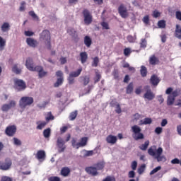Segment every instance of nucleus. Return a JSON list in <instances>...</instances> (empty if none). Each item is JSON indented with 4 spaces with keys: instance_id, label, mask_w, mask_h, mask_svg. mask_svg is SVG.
Listing matches in <instances>:
<instances>
[{
    "instance_id": "nucleus-52",
    "label": "nucleus",
    "mask_w": 181,
    "mask_h": 181,
    "mask_svg": "<svg viewBox=\"0 0 181 181\" xmlns=\"http://www.w3.org/2000/svg\"><path fill=\"white\" fill-rule=\"evenodd\" d=\"M146 45H147L146 40L144 38H142L140 42V47L145 49L146 47Z\"/></svg>"
},
{
    "instance_id": "nucleus-25",
    "label": "nucleus",
    "mask_w": 181,
    "mask_h": 181,
    "mask_svg": "<svg viewBox=\"0 0 181 181\" xmlns=\"http://www.w3.org/2000/svg\"><path fill=\"white\" fill-rule=\"evenodd\" d=\"M175 36L177 39H180L181 40V26L179 25H176V28L175 31Z\"/></svg>"
},
{
    "instance_id": "nucleus-12",
    "label": "nucleus",
    "mask_w": 181,
    "mask_h": 181,
    "mask_svg": "<svg viewBox=\"0 0 181 181\" xmlns=\"http://www.w3.org/2000/svg\"><path fill=\"white\" fill-rule=\"evenodd\" d=\"M118 12L122 18H128V10L124 4H121L118 8Z\"/></svg>"
},
{
    "instance_id": "nucleus-59",
    "label": "nucleus",
    "mask_w": 181,
    "mask_h": 181,
    "mask_svg": "<svg viewBox=\"0 0 181 181\" xmlns=\"http://www.w3.org/2000/svg\"><path fill=\"white\" fill-rule=\"evenodd\" d=\"M153 18H159V16H160V13L159 11H158L157 10L153 11Z\"/></svg>"
},
{
    "instance_id": "nucleus-48",
    "label": "nucleus",
    "mask_w": 181,
    "mask_h": 181,
    "mask_svg": "<svg viewBox=\"0 0 181 181\" xmlns=\"http://www.w3.org/2000/svg\"><path fill=\"white\" fill-rule=\"evenodd\" d=\"M171 95L174 97V98H176V97H178V95H180V89H175L173 90L171 93Z\"/></svg>"
},
{
    "instance_id": "nucleus-41",
    "label": "nucleus",
    "mask_w": 181,
    "mask_h": 181,
    "mask_svg": "<svg viewBox=\"0 0 181 181\" xmlns=\"http://www.w3.org/2000/svg\"><path fill=\"white\" fill-rule=\"evenodd\" d=\"M105 165V163L104 162H100L95 165V168H96V170H101L104 169Z\"/></svg>"
},
{
    "instance_id": "nucleus-23",
    "label": "nucleus",
    "mask_w": 181,
    "mask_h": 181,
    "mask_svg": "<svg viewBox=\"0 0 181 181\" xmlns=\"http://www.w3.org/2000/svg\"><path fill=\"white\" fill-rule=\"evenodd\" d=\"M150 81L153 86H158L160 81L159 80V78H158L156 75H153L151 77Z\"/></svg>"
},
{
    "instance_id": "nucleus-22",
    "label": "nucleus",
    "mask_w": 181,
    "mask_h": 181,
    "mask_svg": "<svg viewBox=\"0 0 181 181\" xmlns=\"http://www.w3.org/2000/svg\"><path fill=\"white\" fill-rule=\"evenodd\" d=\"M87 137H82L81 139V142L77 143V149H78V148L86 146V145H87Z\"/></svg>"
},
{
    "instance_id": "nucleus-16",
    "label": "nucleus",
    "mask_w": 181,
    "mask_h": 181,
    "mask_svg": "<svg viewBox=\"0 0 181 181\" xmlns=\"http://www.w3.org/2000/svg\"><path fill=\"white\" fill-rule=\"evenodd\" d=\"M15 132H16V126H9L6 129V134L8 136H13L15 135Z\"/></svg>"
},
{
    "instance_id": "nucleus-62",
    "label": "nucleus",
    "mask_w": 181,
    "mask_h": 181,
    "mask_svg": "<svg viewBox=\"0 0 181 181\" xmlns=\"http://www.w3.org/2000/svg\"><path fill=\"white\" fill-rule=\"evenodd\" d=\"M112 74H113V76H114L115 80H117V79L118 78V77H119L118 70L115 69V70L113 71V72H112Z\"/></svg>"
},
{
    "instance_id": "nucleus-17",
    "label": "nucleus",
    "mask_w": 181,
    "mask_h": 181,
    "mask_svg": "<svg viewBox=\"0 0 181 181\" xmlns=\"http://www.w3.org/2000/svg\"><path fill=\"white\" fill-rule=\"evenodd\" d=\"M117 136H113L110 134L106 137V141L107 142V144H111V145L117 144Z\"/></svg>"
},
{
    "instance_id": "nucleus-7",
    "label": "nucleus",
    "mask_w": 181,
    "mask_h": 181,
    "mask_svg": "<svg viewBox=\"0 0 181 181\" xmlns=\"http://www.w3.org/2000/svg\"><path fill=\"white\" fill-rule=\"evenodd\" d=\"M12 168V160L6 158L4 162L0 161V170H9Z\"/></svg>"
},
{
    "instance_id": "nucleus-54",
    "label": "nucleus",
    "mask_w": 181,
    "mask_h": 181,
    "mask_svg": "<svg viewBox=\"0 0 181 181\" xmlns=\"http://www.w3.org/2000/svg\"><path fill=\"white\" fill-rule=\"evenodd\" d=\"M160 169H162V167L160 166H158L156 168L153 169L151 172H150V175H155V173H157V172H159V170H160Z\"/></svg>"
},
{
    "instance_id": "nucleus-3",
    "label": "nucleus",
    "mask_w": 181,
    "mask_h": 181,
    "mask_svg": "<svg viewBox=\"0 0 181 181\" xmlns=\"http://www.w3.org/2000/svg\"><path fill=\"white\" fill-rule=\"evenodd\" d=\"M142 129L138 125H134L132 127V132H133L132 137L135 141H139V139H144V134L141 133Z\"/></svg>"
},
{
    "instance_id": "nucleus-37",
    "label": "nucleus",
    "mask_w": 181,
    "mask_h": 181,
    "mask_svg": "<svg viewBox=\"0 0 181 181\" xmlns=\"http://www.w3.org/2000/svg\"><path fill=\"white\" fill-rule=\"evenodd\" d=\"M54 119V116L52 114V112H48L47 113V116L45 117V120L47 122H49V121H53Z\"/></svg>"
},
{
    "instance_id": "nucleus-50",
    "label": "nucleus",
    "mask_w": 181,
    "mask_h": 181,
    "mask_svg": "<svg viewBox=\"0 0 181 181\" xmlns=\"http://www.w3.org/2000/svg\"><path fill=\"white\" fill-rule=\"evenodd\" d=\"M145 168H146V165L145 164H143L141 165L140 168H138L137 172L139 175H142L144 172L145 171Z\"/></svg>"
},
{
    "instance_id": "nucleus-31",
    "label": "nucleus",
    "mask_w": 181,
    "mask_h": 181,
    "mask_svg": "<svg viewBox=\"0 0 181 181\" xmlns=\"http://www.w3.org/2000/svg\"><path fill=\"white\" fill-rule=\"evenodd\" d=\"M140 73L141 74V77H146V74H148V69L146 66L142 65L141 66Z\"/></svg>"
},
{
    "instance_id": "nucleus-42",
    "label": "nucleus",
    "mask_w": 181,
    "mask_h": 181,
    "mask_svg": "<svg viewBox=\"0 0 181 181\" xmlns=\"http://www.w3.org/2000/svg\"><path fill=\"white\" fill-rule=\"evenodd\" d=\"M47 104H49V102L47 101H44L42 103H39L37 105V107L38 108H40V110H45V108H46V105H47Z\"/></svg>"
},
{
    "instance_id": "nucleus-30",
    "label": "nucleus",
    "mask_w": 181,
    "mask_h": 181,
    "mask_svg": "<svg viewBox=\"0 0 181 181\" xmlns=\"http://www.w3.org/2000/svg\"><path fill=\"white\" fill-rule=\"evenodd\" d=\"M94 88V86L90 85L87 87V88L85 90V93L80 94V97H83V95H87V94H90L91 92V90Z\"/></svg>"
},
{
    "instance_id": "nucleus-32",
    "label": "nucleus",
    "mask_w": 181,
    "mask_h": 181,
    "mask_svg": "<svg viewBox=\"0 0 181 181\" xmlns=\"http://www.w3.org/2000/svg\"><path fill=\"white\" fill-rule=\"evenodd\" d=\"M175 100V97H173L172 95H169L167 99V105H173Z\"/></svg>"
},
{
    "instance_id": "nucleus-34",
    "label": "nucleus",
    "mask_w": 181,
    "mask_h": 181,
    "mask_svg": "<svg viewBox=\"0 0 181 181\" xmlns=\"http://www.w3.org/2000/svg\"><path fill=\"white\" fill-rule=\"evenodd\" d=\"M91 38L88 36H86L84 37V44L86 45V47H90L91 46Z\"/></svg>"
},
{
    "instance_id": "nucleus-10",
    "label": "nucleus",
    "mask_w": 181,
    "mask_h": 181,
    "mask_svg": "<svg viewBox=\"0 0 181 181\" xmlns=\"http://www.w3.org/2000/svg\"><path fill=\"white\" fill-rule=\"evenodd\" d=\"M15 107H16V102L15 100H11L9 103L2 105L1 110L4 112H7V111H9L11 108H15Z\"/></svg>"
},
{
    "instance_id": "nucleus-47",
    "label": "nucleus",
    "mask_w": 181,
    "mask_h": 181,
    "mask_svg": "<svg viewBox=\"0 0 181 181\" xmlns=\"http://www.w3.org/2000/svg\"><path fill=\"white\" fill-rule=\"evenodd\" d=\"M158 28H160L161 29H165L166 26V22L163 20H160L158 22Z\"/></svg>"
},
{
    "instance_id": "nucleus-58",
    "label": "nucleus",
    "mask_w": 181,
    "mask_h": 181,
    "mask_svg": "<svg viewBox=\"0 0 181 181\" xmlns=\"http://www.w3.org/2000/svg\"><path fill=\"white\" fill-rule=\"evenodd\" d=\"M143 22L146 25H148L149 23V16H146L143 18Z\"/></svg>"
},
{
    "instance_id": "nucleus-18",
    "label": "nucleus",
    "mask_w": 181,
    "mask_h": 181,
    "mask_svg": "<svg viewBox=\"0 0 181 181\" xmlns=\"http://www.w3.org/2000/svg\"><path fill=\"white\" fill-rule=\"evenodd\" d=\"M26 43L28 46H30V47H36V46H37V41L33 38H27Z\"/></svg>"
},
{
    "instance_id": "nucleus-33",
    "label": "nucleus",
    "mask_w": 181,
    "mask_h": 181,
    "mask_svg": "<svg viewBox=\"0 0 181 181\" xmlns=\"http://www.w3.org/2000/svg\"><path fill=\"white\" fill-rule=\"evenodd\" d=\"M67 33L70 36H72V37H77V31H76L74 28H69Z\"/></svg>"
},
{
    "instance_id": "nucleus-2",
    "label": "nucleus",
    "mask_w": 181,
    "mask_h": 181,
    "mask_svg": "<svg viewBox=\"0 0 181 181\" xmlns=\"http://www.w3.org/2000/svg\"><path fill=\"white\" fill-rule=\"evenodd\" d=\"M33 103V98L30 96H23L19 100V107L21 110H25L26 107H30Z\"/></svg>"
},
{
    "instance_id": "nucleus-56",
    "label": "nucleus",
    "mask_w": 181,
    "mask_h": 181,
    "mask_svg": "<svg viewBox=\"0 0 181 181\" xmlns=\"http://www.w3.org/2000/svg\"><path fill=\"white\" fill-rule=\"evenodd\" d=\"M25 5H26V2L21 1V6H20V8H19L20 12H24L25 11Z\"/></svg>"
},
{
    "instance_id": "nucleus-29",
    "label": "nucleus",
    "mask_w": 181,
    "mask_h": 181,
    "mask_svg": "<svg viewBox=\"0 0 181 181\" xmlns=\"http://www.w3.org/2000/svg\"><path fill=\"white\" fill-rule=\"evenodd\" d=\"M5 46H6V40L0 36V52H3L5 49Z\"/></svg>"
},
{
    "instance_id": "nucleus-5",
    "label": "nucleus",
    "mask_w": 181,
    "mask_h": 181,
    "mask_svg": "<svg viewBox=\"0 0 181 181\" xmlns=\"http://www.w3.org/2000/svg\"><path fill=\"white\" fill-rule=\"evenodd\" d=\"M83 71V68H79L77 71L70 72L67 80L69 84H74V78L78 77Z\"/></svg>"
},
{
    "instance_id": "nucleus-6",
    "label": "nucleus",
    "mask_w": 181,
    "mask_h": 181,
    "mask_svg": "<svg viewBox=\"0 0 181 181\" xmlns=\"http://www.w3.org/2000/svg\"><path fill=\"white\" fill-rule=\"evenodd\" d=\"M85 25H91L93 22V15L88 9H84L82 12Z\"/></svg>"
},
{
    "instance_id": "nucleus-4",
    "label": "nucleus",
    "mask_w": 181,
    "mask_h": 181,
    "mask_svg": "<svg viewBox=\"0 0 181 181\" xmlns=\"http://www.w3.org/2000/svg\"><path fill=\"white\" fill-rule=\"evenodd\" d=\"M40 40L41 42H44V43H45L46 46L48 49L51 48V45H50V32H49V30H43L40 33Z\"/></svg>"
},
{
    "instance_id": "nucleus-20",
    "label": "nucleus",
    "mask_w": 181,
    "mask_h": 181,
    "mask_svg": "<svg viewBox=\"0 0 181 181\" xmlns=\"http://www.w3.org/2000/svg\"><path fill=\"white\" fill-rule=\"evenodd\" d=\"M152 124V119L146 117L144 119L139 121V125H149Z\"/></svg>"
},
{
    "instance_id": "nucleus-13",
    "label": "nucleus",
    "mask_w": 181,
    "mask_h": 181,
    "mask_svg": "<svg viewBox=\"0 0 181 181\" xmlns=\"http://www.w3.org/2000/svg\"><path fill=\"white\" fill-rule=\"evenodd\" d=\"M146 92L144 95V98H146V100H148V101H152L153 98H155V94H153V92L151 90L149 86H146Z\"/></svg>"
},
{
    "instance_id": "nucleus-39",
    "label": "nucleus",
    "mask_w": 181,
    "mask_h": 181,
    "mask_svg": "<svg viewBox=\"0 0 181 181\" xmlns=\"http://www.w3.org/2000/svg\"><path fill=\"white\" fill-rule=\"evenodd\" d=\"M13 73H15L16 74H21V72L22 70L18 67V64H15L12 68Z\"/></svg>"
},
{
    "instance_id": "nucleus-21",
    "label": "nucleus",
    "mask_w": 181,
    "mask_h": 181,
    "mask_svg": "<svg viewBox=\"0 0 181 181\" xmlns=\"http://www.w3.org/2000/svg\"><path fill=\"white\" fill-rule=\"evenodd\" d=\"M70 175V168L69 167H64L61 170V175L64 177H67Z\"/></svg>"
},
{
    "instance_id": "nucleus-43",
    "label": "nucleus",
    "mask_w": 181,
    "mask_h": 181,
    "mask_svg": "<svg viewBox=\"0 0 181 181\" xmlns=\"http://www.w3.org/2000/svg\"><path fill=\"white\" fill-rule=\"evenodd\" d=\"M64 81V79L63 78H58L56 83L54 84V87H59V86H62V84H63Z\"/></svg>"
},
{
    "instance_id": "nucleus-63",
    "label": "nucleus",
    "mask_w": 181,
    "mask_h": 181,
    "mask_svg": "<svg viewBox=\"0 0 181 181\" xmlns=\"http://www.w3.org/2000/svg\"><path fill=\"white\" fill-rule=\"evenodd\" d=\"M103 181H115V178L114 177L107 176L105 179Z\"/></svg>"
},
{
    "instance_id": "nucleus-26",
    "label": "nucleus",
    "mask_w": 181,
    "mask_h": 181,
    "mask_svg": "<svg viewBox=\"0 0 181 181\" xmlns=\"http://www.w3.org/2000/svg\"><path fill=\"white\" fill-rule=\"evenodd\" d=\"M46 158V152L43 150H40L37 152V158L40 160V159H45Z\"/></svg>"
},
{
    "instance_id": "nucleus-60",
    "label": "nucleus",
    "mask_w": 181,
    "mask_h": 181,
    "mask_svg": "<svg viewBox=\"0 0 181 181\" xmlns=\"http://www.w3.org/2000/svg\"><path fill=\"white\" fill-rule=\"evenodd\" d=\"M49 181H60V177H50L48 179Z\"/></svg>"
},
{
    "instance_id": "nucleus-35",
    "label": "nucleus",
    "mask_w": 181,
    "mask_h": 181,
    "mask_svg": "<svg viewBox=\"0 0 181 181\" xmlns=\"http://www.w3.org/2000/svg\"><path fill=\"white\" fill-rule=\"evenodd\" d=\"M132 91H134V83H130L126 88V93L131 94Z\"/></svg>"
},
{
    "instance_id": "nucleus-51",
    "label": "nucleus",
    "mask_w": 181,
    "mask_h": 181,
    "mask_svg": "<svg viewBox=\"0 0 181 181\" xmlns=\"http://www.w3.org/2000/svg\"><path fill=\"white\" fill-rule=\"evenodd\" d=\"M99 62H100V59H98V57H95V58H93L92 66L93 67H97L98 66Z\"/></svg>"
},
{
    "instance_id": "nucleus-53",
    "label": "nucleus",
    "mask_w": 181,
    "mask_h": 181,
    "mask_svg": "<svg viewBox=\"0 0 181 181\" xmlns=\"http://www.w3.org/2000/svg\"><path fill=\"white\" fill-rule=\"evenodd\" d=\"M115 108V112H117V114H121V112H122V110H121V105H119V103H116Z\"/></svg>"
},
{
    "instance_id": "nucleus-40",
    "label": "nucleus",
    "mask_w": 181,
    "mask_h": 181,
    "mask_svg": "<svg viewBox=\"0 0 181 181\" xmlns=\"http://www.w3.org/2000/svg\"><path fill=\"white\" fill-rule=\"evenodd\" d=\"M158 62V59L156 58V57H155V55H152L150 57L149 59V63L150 64H152L153 66H155V64H156V62Z\"/></svg>"
},
{
    "instance_id": "nucleus-61",
    "label": "nucleus",
    "mask_w": 181,
    "mask_h": 181,
    "mask_svg": "<svg viewBox=\"0 0 181 181\" xmlns=\"http://www.w3.org/2000/svg\"><path fill=\"white\" fill-rule=\"evenodd\" d=\"M1 181H12V178L8 176H3Z\"/></svg>"
},
{
    "instance_id": "nucleus-55",
    "label": "nucleus",
    "mask_w": 181,
    "mask_h": 181,
    "mask_svg": "<svg viewBox=\"0 0 181 181\" xmlns=\"http://www.w3.org/2000/svg\"><path fill=\"white\" fill-rule=\"evenodd\" d=\"M29 15L30 16H32V18L33 19H36L37 21L39 20V17L37 16V15H36V13H35V11H29Z\"/></svg>"
},
{
    "instance_id": "nucleus-28",
    "label": "nucleus",
    "mask_w": 181,
    "mask_h": 181,
    "mask_svg": "<svg viewBox=\"0 0 181 181\" xmlns=\"http://www.w3.org/2000/svg\"><path fill=\"white\" fill-rule=\"evenodd\" d=\"M36 124L37 125L36 129L42 130V128H45V127H46V125H47V122H42V121H37L36 122Z\"/></svg>"
},
{
    "instance_id": "nucleus-8",
    "label": "nucleus",
    "mask_w": 181,
    "mask_h": 181,
    "mask_svg": "<svg viewBox=\"0 0 181 181\" xmlns=\"http://www.w3.org/2000/svg\"><path fill=\"white\" fill-rule=\"evenodd\" d=\"M66 142L62 137H58L57 140V146H58V152L59 153H62L66 150V146L64 145Z\"/></svg>"
},
{
    "instance_id": "nucleus-14",
    "label": "nucleus",
    "mask_w": 181,
    "mask_h": 181,
    "mask_svg": "<svg viewBox=\"0 0 181 181\" xmlns=\"http://www.w3.org/2000/svg\"><path fill=\"white\" fill-rule=\"evenodd\" d=\"M25 67L30 71H35V70L36 69V66H35V64H33V59H32V58H28L26 59Z\"/></svg>"
},
{
    "instance_id": "nucleus-24",
    "label": "nucleus",
    "mask_w": 181,
    "mask_h": 181,
    "mask_svg": "<svg viewBox=\"0 0 181 181\" xmlns=\"http://www.w3.org/2000/svg\"><path fill=\"white\" fill-rule=\"evenodd\" d=\"M80 57H81V62L82 64H84L86 62H87V59H88V54L86 52H81L80 53Z\"/></svg>"
},
{
    "instance_id": "nucleus-46",
    "label": "nucleus",
    "mask_w": 181,
    "mask_h": 181,
    "mask_svg": "<svg viewBox=\"0 0 181 181\" xmlns=\"http://www.w3.org/2000/svg\"><path fill=\"white\" fill-rule=\"evenodd\" d=\"M51 130L50 128H47L43 131V135L45 138H50Z\"/></svg>"
},
{
    "instance_id": "nucleus-19",
    "label": "nucleus",
    "mask_w": 181,
    "mask_h": 181,
    "mask_svg": "<svg viewBox=\"0 0 181 181\" xmlns=\"http://www.w3.org/2000/svg\"><path fill=\"white\" fill-rule=\"evenodd\" d=\"M80 82L83 83V86H87L90 83V76H83L79 77Z\"/></svg>"
},
{
    "instance_id": "nucleus-49",
    "label": "nucleus",
    "mask_w": 181,
    "mask_h": 181,
    "mask_svg": "<svg viewBox=\"0 0 181 181\" xmlns=\"http://www.w3.org/2000/svg\"><path fill=\"white\" fill-rule=\"evenodd\" d=\"M13 144L16 145V146H21V145H22V141L16 137H14L13 139Z\"/></svg>"
},
{
    "instance_id": "nucleus-57",
    "label": "nucleus",
    "mask_w": 181,
    "mask_h": 181,
    "mask_svg": "<svg viewBox=\"0 0 181 181\" xmlns=\"http://www.w3.org/2000/svg\"><path fill=\"white\" fill-rule=\"evenodd\" d=\"M101 26H102L103 29H106V30L110 29V25H108V23H107V22H102Z\"/></svg>"
},
{
    "instance_id": "nucleus-11",
    "label": "nucleus",
    "mask_w": 181,
    "mask_h": 181,
    "mask_svg": "<svg viewBox=\"0 0 181 181\" xmlns=\"http://www.w3.org/2000/svg\"><path fill=\"white\" fill-rule=\"evenodd\" d=\"M34 71H37V73H38L39 78H43V77H46V76H47V71H45L42 66H35V70Z\"/></svg>"
},
{
    "instance_id": "nucleus-27",
    "label": "nucleus",
    "mask_w": 181,
    "mask_h": 181,
    "mask_svg": "<svg viewBox=\"0 0 181 181\" xmlns=\"http://www.w3.org/2000/svg\"><path fill=\"white\" fill-rule=\"evenodd\" d=\"M1 31L8 32L9 29H11V25H9V23H4L1 27Z\"/></svg>"
},
{
    "instance_id": "nucleus-44",
    "label": "nucleus",
    "mask_w": 181,
    "mask_h": 181,
    "mask_svg": "<svg viewBox=\"0 0 181 181\" xmlns=\"http://www.w3.org/2000/svg\"><path fill=\"white\" fill-rule=\"evenodd\" d=\"M77 114H78L77 110H75L74 112H71V114L69 115L70 121H74V119H76V118H77Z\"/></svg>"
},
{
    "instance_id": "nucleus-45",
    "label": "nucleus",
    "mask_w": 181,
    "mask_h": 181,
    "mask_svg": "<svg viewBox=\"0 0 181 181\" xmlns=\"http://www.w3.org/2000/svg\"><path fill=\"white\" fill-rule=\"evenodd\" d=\"M100 80H101V74H100L99 71H96L95 76L94 78V83L97 84V83H98V81H100Z\"/></svg>"
},
{
    "instance_id": "nucleus-36",
    "label": "nucleus",
    "mask_w": 181,
    "mask_h": 181,
    "mask_svg": "<svg viewBox=\"0 0 181 181\" xmlns=\"http://www.w3.org/2000/svg\"><path fill=\"white\" fill-rule=\"evenodd\" d=\"M81 153H83L84 158H87V156H93L94 151L83 150L81 151Z\"/></svg>"
},
{
    "instance_id": "nucleus-38",
    "label": "nucleus",
    "mask_w": 181,
    "mask_h": 181,
    "mask_svg": "<svg viewBox=\"0 0 181 181\" xmlns=\"http://www.w3.org/2000/svg\"><path fill=\"white\" fill-rule=\"evenodd\" d=\"M148 146H149V141H146L144 144H141L139 146V149H141V151H146Z\"/></svg>"
},
{
    "instance_id": "nucleus-9",
    "label": "nucleus",
    "mask_w": 181,
    "mask_h": 181,
    "mask_svg": "<svg viewBox=\"0 0 181 181\" xmlns=\"http://www.w3.org/2000/svg\"><path fill=\"white\" fill-rule=\"evenodd\" d=\"M15 88L17 91H23L26 88V83L22 80H16L15 81Z\"/></svg>"
},
{
    "instance_id": "nucleus-1",
    "label": "nucleus",
    "mask_w": 181,
    "mask_h": 181,
    "mask_svg": "<svg viewBox=\"0 0 181 181\" xmlns=\"http://www.w3.org/2000/svg\"><path fill=\"white\" fill-rule=\"evenodd\" d=\"M148 153L150 156L156 159L157 162H166V157L162 156V153H163V148H162V147H159L156 149V146H153L148 148Z\"/></svg>"
},
{
    "instance_id": "nucleus-15",
    "label": "nucleus",
    "mask_w": 181,
    "mask_h": 181,
    "mask_svg": "<svg viewBox=\"0 0 181 181\" xmlns=\"http://www.w3.org/2000/svg\"><path fill=\"white\" fill-rule=\"evenodd\" d=\"M86 172L88 173V175H90V176H98V171H97V168L95 167H87L85 169Z\"/></svg>"
},
{
    "instance_id": "nucleus-64",
    "label": "nucleus",
    "mask_w": 181,
    "mask_h": 181,
    "mask_svg": "<svg viewBox=\"0 0 181 181\" xmlns=\"http://www.w3.org/2000/svg\"><path fill=\"white\" fill-rule=\"evenodd\" d=\"M175 17H176V19H177L178 21H181V12L180 11H176L175 12Z\"/></svg>"
}]
</instances>
